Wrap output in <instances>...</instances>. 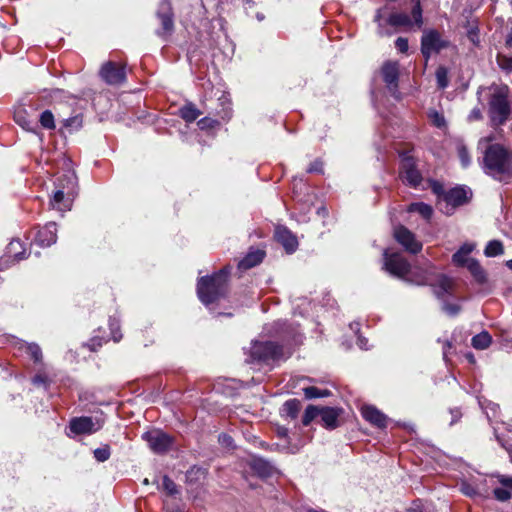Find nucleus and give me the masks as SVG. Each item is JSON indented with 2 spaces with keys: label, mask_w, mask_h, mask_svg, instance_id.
<instances>
[{
  "label": "nucleus",
  "mask_w": 512,
  "mask_h": 512,
  "mask_svg": "<svg viewBox=\"0 0 512 512\" xmlns=\"http://www.w3.org/2000/svg\"><path fill=\"white\" fill-rule=\"evenodd\" d=\"M395 47L399 52L406 53L409 48L408 40L403 37H398L395 41Z\"/></svg>",
  "instance_id": "obj_51"
},
{
  "label": "nucleus",
  "mask_w": 512,
  "mask_h": 512,
  "mask_svg": "<svg viewBox=\"0 0 512 512\" xmlns=\"http://www.w3.org/2000/svg\"><path fill=\"white\" fill-rule=\"evenodd\" d=\"M7 254L9 257L13 258L16 261H20L26 258L25 249L23 248V244L19 240H13L7 246Z\"/></svg>",
  "instance_id": "obj_29"
},
{
  "label": "nucleus",
  "mask_w": 512,
  "mask_h": 512,
  "mask_svg": "<svg viewBox=\"0 0 512 512\" xmlns=\"http://www.w3.org/2000/svg\"><path fill=\"white\" fill-rule=\"evenodd\" d=\"M55 188L59 190H63L68 195L66 202L68 203L70 200H74L77 191V177L76 174L72 171H67L62 175L56 178L54 183Z\"/></svg>",
  "instance_id": "obj_15"
},
{
  "label": "nucleus",
  "mask_w": 512,
  "mask_h": 512,
  "mask_svg": "<svg viewBox=\"0 0 512 512\" xmlns=\"http://www.w3.org/2000/svg\"><path fill=\"white\" fill-rule=\"evenodd\" d=\"M163 489L169 494L174 495L178 492L177 486L172 479L168 476H164L162 480Z\"/></svg>",
  "instance_id": "obj_45"
},
{
  "label": "nucleus",
  "mask_w": 512,
  "mask_h": 512,
  "mask_svg": "<svg viewBox=\"0 0 512 512\" xmlns=\"http://www.w3.org/2000/svg\"><path fill=\"white\" fill-rule=\"evenodd\" d=\"M308 173H323V163L320 160H315L310 164L307 169Z\"/></svg>",
  "instance_id": "obj_53"
},
{
  "label": "nucleus",
  "mask_w": 512,
  "mask_h": 512,
  "mask_svg": "<svg viewBox=\"0 0 512 512\" xmlns=\"http://www.w3.org/2000/svg\"><path fill=\"white\" fill-rule=\"evenodd\" d=\"M494 497L501 502H505L511 498V494L506 487L495 488L493 491Z\"/></svg>",
  "instance_id": "obj_46"
},
{
  "label": "nucleus",
  "mask_w": 512,
  "mask_h": 512,
  "mask_svg": "<svg viewBox=\"0 0 512 512\" xmlns=\"http://www.w3.org/2000/svg\"><path fill=\"white\" fill-rule=\"evenodd\" d=\"M456 149L461 166L463 168H468L471 164V156L466 145L463 142H458Z\"/></svg>",
  "instance_id": "obj_35"
},
{
  "label": "nucleus",
  "mask_w": 512,
  "mask_h": 512,
  "mask_svg": "<svg viewBox=\"0 0 512 512\" xmlns=\"http://www.w3.org/2000/svg\"><path fill=\"white\" fill-rule=\"evenodd\" d=\"M14 119L18 125H20L23 129L27 131H33L35 128V123L29 120L23 111H18L14 115Z\"/></svg>",
  "instance_id": "obj_39"
},
{
  "label": "nucleus",
  "mask_w": 512,
  "mask_h": 512,
  "mask_svg": "<svg viewBox=\"0 0 512 512\" xmlns=\"http://www.w3.org/2000/svg\"><path fill=\"white\" fill-rule=\"evenodd\" d=\"M17 345H19V349H25L35 363L42 361V350L38 344L18 340Z\"/></svg>",
  "instance_id": "obj_26"
},
{
  "label": "nucleus",
  "mask_w": 512,
  "mask_h": 512,
  "mask_svg": "<svg viewBox=\"0 0 512 512\" xmlns=\"http://www.w3.org/2000/svg\"><path fill=\"white\" fill-rule=\"evenodd\" d=\"M471 195V191L463 186L454 187L443 193V201L439 209L446 215H452L457 207L469 201Z\"/></svg>",
  "instance_id": "obj_8"
},
{
  "label": "nucleus",
  "mask_w": 512,
  "mask_h": 512,
  "mask_svg": "<svg viewBox=\"0 0 512 512\" xmlns=\"http://www.w3.org/2000/svg\"><path fill=\"white\" fill-rule=\"evenodd\" d=\"M385 13V9L384 8H380L377 10V13L375 15V18H374V21L378 23V26H379V29H380V33H382V17H383V14Z\"/></svg>",
  "instance_id": "obj_59"
},
{
  "label": "nucleus",
  "mask_w": 512,
  "mask_h": 512,
  "mask_svg": "<svg viewBox=\"0 0 512 512\" xmlns=\"http://www.w3.org/2000/svg\"><path fill=\"white\" fill-rule=\"evenodd\" d=\"M450 413L452 415V421H451L450 425H453L455 422H457L460 419L461 413L458 409H451Z\"/></svg>",
  "instance_id": "obj_61"
},
{
  "label": "nucleus",
  "mask_w": 512,
  "mask_h": 512,
  "mask_svg": "<svg viewBox=\"0 0 512 512\" xmlns=\"http://www.w3.org/2000/svg\"><path fill=\"white\" fill-rule=\"evenodd\" d=\"M507 45L512 47V33L509 34L508 38H507Z\"/></svg>",
  "instance_id": "obj_64"
},
{
  "label": "nucleus",
  "mask_w": 512,
  "mask_h": 512,
  "mask_svg": "<svg viewBox=\"0 0 512 512\" xmlns=\"http://www.w3.org/2000/svg\"><path fill=\"white\" fill-rule=\"evenodd\" d=\"M68 195L63 192V190H59L55 188L53 196L50 200V206L53 209H56L61 212H65L71 209L73 200H70L68 203L66 202Z\"/></svg>",
  "instance_id": "obj_23"
},
{
  "label": "nucleus",
  "mask_w": 512,
  "mask_h": 512,
  "mask_svg": "<svg viewBox=\"0 0 512 512\" xmlns=\"http://www.w3.org/2000/svg\"><path fill=\"white\" fill-rule=\"evenodd\" d=\"M32 381L34 384H43L45 383V378L41 375H36Z\"/></svg>",
  "instance_id": "obj_63"
},
{
  "label": "nucleus",
  "mask_w": 512,
  "mask_h": 512,
  "mask_svg": "<svg viewBox=\"0 0 512 512\" xmlns=\"http://www.w3.org/2000/svg\"><path fill=\"white\" fill-rule=\"evenodd\" d=\"M399 178L411 188H419L423 182V176L418 169V161L411 150L399 152Z\"/></svg>",
  "instance_id": "obj_6"
},
{
  "label": "nucleus",
  "mask_w": 512,
  "mask_h": 512,
  "mask_svg": "<svg viewBox=\"0 0 512 512\" xmlns=\"http://www.w3.org/2000/svg\"><path fill=\"white\" fill-rule=\"evenodd\" d=\"M103 425L102 421L94 422L91 417H78L70 421V430L75 434H92Z\"/></svg>",
  "instance_id": "obj_16"
},
{
  "label": "nucleus",
  "mask_w": 512,
  "mask_h": 512,
  "mask_svg": "<svg viewBox=\"0 0 512 512\" xmlns=\"http://www.w3.org/2000/svg\"><path fill=\"white\" fill-rule=\"evenodd\" d=\"M367 344H368V340L366 338H364L363 336L358 335L357 345L359 346V348L362 350H368L369 347Z\"/></svg>",
  "instance_id": "obj_60"
},
{
  "label": "nucleus",
  "mask_w": 512,
  "mask_h": 512,
  "mask_svg": "<svg viewBox=\"0 0 512 512\" xmlns=\"http://www.w3.org/2000/svg\"><path fill=\"white\" fill-rule=\"evenodd\" d=\"M383 260V269L390 275L400 279L409 280L416 284V281L420 280L422 276H424L427 271L429 272L431 267H433L431 264H427L425 268L421 269V273L416 279H409L408 274L410 273V264L401 254L394 252L390 253L388 250H384Z\"/></svg>",
  "instance_id": "obj_5"
},
{
  "label": "nucleus",
  "mask_w": 512,
  "mask_h": 512,
  "mask_svg": "<svg viewBox=\"0 0 512 512\" xmlns=\"http://www.w3.org/2000/svg\"><path fill=\"white\" fill-rule=\"evenodd\" d=\"M460 491L468 497H475L482 494V488L480 487L478 478L462 480L460 482Z\"/></svg>",
  "instance_id": "obj_24"
},
{
  "label": "nucleus",
  "mask_w": 512,
  "mask_h": 512,
  "mask_svg": "<svg viewBox=\"0 0 512 512\" xmlns=\"http://www.w3.org/2000/svg\"><path fill=\"white\" fill-rule=\"evenodd\" d=\"M414 2V6L412 8V11H411V14H412V18H413V21L414 23L420 27L423 23V20H422V9H421V5H420V0H412Z\"/></svg>",
  "instance_id": "obj_42"
},
{
  "label": "nucleus",
  "mask_w": 512,
  "mask_h": 512,
  "mask_svg": "<svg viewBox=\"0 0 512 512\" xmlns=\"http://www.w3.org/2000/svg\"><path fill=\"white\" fill-rule=\"evenodd\" d=\"M498 443L508 452L512 450V445L505 442L499 435H496Z\"/></svg>",
  "instance_id": "obj_62"
},
{
  "label": "nucleus",
  "mask_w": 512,
  "mask_h": 512,
  "mask_svg": "<svg viewBox=\"0 0 512 512\" xmlns=\"http://www.w3.org/2000/svg\"><path fill=\"white\" fill-rule=\"evenodd\" d=\"M100 75L102 79L110 85H118L125 81L126 72L123 66H117L114 62L105 63L101 70Z\"/></svg>",
  "instance_id": "obj_14"
},
{
  "label": "nucleus",
  "mask_w": 512,
  "mask_h": 512,
  "mask_svg": "<svg viewBox=\"0 0 512 512\" xmlns=\"http://www.w3.org/2000/svg\"><path fill=\"white\" fill-rule=\"evenodd\" d=\"M480 166L487 176L508 184L512 180V151L499 143L489 144L483 152Z\"/></svg>",
  "instance_id": "obj_1"
},
{
  "label": "nucleus",
  "mask_w": 512,
  "mask_h": 512,
  "mask_svg": "<svg viewBox=\"0 0 512 512\" xmlns=\"http://www.w3.org/2000/svg\"><path fill=\"white\" fill-rule=\"evenodd\" d=\"M342 412L340 408L324 407L320 409V416L323 424L328 429H334L338 426V418Z\"/></svg>",
  "instance_id": "obj_21"
},
{
  "label": "nucleus",
  "mask_w": 512,
  "mask_h": 512,
  "mask_svg": "<svg viewBox=\"0 0 512 512\" xmlns=\"http://www.w3.org/2000/svg\"><path fill=\"white\" fill-rule=\"evenodd\" d=\"M216 124L217 121L209 117H204L197 122L198 127L202 130L206 128H212Z\"/></svg>",
  "instance_id": "obj_50"
},
{
  "label": "nucleus",
  "mask_w": 512,
  "mask_h": 512,
  "mask_svg": "<svg viewBox=\"0 0 512 512\" xmlns=\"http://www.w3.org/2000/svg\"><path fill=\"white\" fill-rule=\"evenodd\" d=\"M39 122L44 129H55L54 115L50 110H45L40 114Z\"/></svg>",
  "instance_id": "obj_38"
},
{
  "label": "nucleus",
  "mask_w": 512,
  "mask_h": 512,
  "mask_svg": "<svg viewBox=\"0 0 512 512\" xmlns=\"http://www.w3.org/2000/svg\"><path fill=\"white\" fill-rule=\"evenodd\" d=\"M488 97V116L490 125L498 128L504 125L510 115L511 107L509 103V87L507 85L493 84L489 88Z\"/></svg>",
  "instance_id": "obj_2"
},
{
  "label": "nucleus",
  "mask_w": 512,
  "mask_h": 512,
  "mask_svg": "<svg viewBox=\"0 0 512 512\" xmlns=\"http://www.w3.org/2000/svg\"><path fill=\"white\" fill-rule=\"evenodd\" d=\"M283 357V347L272 341H253L249 350L248 363H268Z\"/></svg>",
  "instance_id": "obj_7"
},
{
  "label": "nucleus",
  "mask_w": 512,
  "mask_h": 512,
  "mask_svg": "<svg viewBox=\"0 0 512 512\" xmlns=\"http://www.w3.org/2000/svg\"><path fill=\"white\" fill-rule=\"evenodd\" d=\"M449 44V41L443 38L437 30L426 29L421 38V53L428 60L433 53H439L442 49L447 48Z\"/></svg>",
  "instance_id": "obj_9"
},
{
  "label": "nucleus",
  "mask_w": 512,
  "mask_h": 512,
  "mask_svg": "<svg viewBox=\"0 0 512 512\" xmlns=\"http://www.w3.org/2000/svg\"><path fill=\"white\" fill-rule=\"evenodd\" d=\"M57 226L55 222L47 223L40 229L35 237V243L40 247H49L56 243Z\"/></svg>",
  "instance_id": "obj_18"
},
{
  "label": "nucleus",
  "mask_w": 512,
  "mask_h": 512,
  "mask_svg": "<svg viewBox=\"0 0 512 512\" xmlns=\"http://www.w3.org/2000/svg\"><path fill=\"white\" fill-rule=\"evenodd\" d=\"M276 240L284 247L288 254L296 251L298 240L296 236L284 226H278L275 230Z\"/></svg>",
  "instance_id": "obj_17"
},
{
  "label": "nucleus",
  "mask_w": 512,
  "mask_h": 512,
  "mask_svg": "<svg viewBox=\"0 0 512 512\" xmlns=\"http://www.w3.org/2000/svg\"><path fill=\"white\" fill-rule=\"evenodd\" d=\"M229 269L223 268L219 272L206 277H201L197 283V295L205 305L216 302L227 293Z\"/></svg>",
  "instance_id": "obj_3"
},
{
  "label": "nucleus",
  "mask_w": 512,
  "mask_h": 512,
  "mask_svg": "<svg viewBox=\"0 0 512 512\" xmlns=\"http://www.w3.org/2000/svg\"><path fill=\"white\" fill-rule=\"evenodd\" d=\"M103 339H100L98 337H93L89 340L87 343V346L90 348L91 351H96L99 347L102 346Z\"/></svg>",
  "instance_id": "obj_55"
},
{
  "label": "nucleus",
  "mask_w": 512,
  "mask_h": 512,
  "mask_svg": "<svg viewBox=\"0 0 512 512\" xmlns=\"http://www.w3.org/2000/svg\"><path fill=\"white\" fill-rule=\"evenodd\" d=\"M430 187L433 193L438 197V205H442L443 193H446L447 191H445L443 185L436 180H430Z\"/></svg>",
  "instance_id": "obj_44"
},
{
  "label": "nucleus",
  "mask_w": 512,
  "mask_h": 512,
  "mask_svg": "<svg viewBox=\"0 0 512 512\" xmlns=\"http://www.w3.org/2000/svg\"><path fill=\"white\" fill-rule=\"evenodd\" d=\"M142 439L147 442L149 448L154 453L158 454L168 451L173 442L172 438L160 429H153L143 433Z\"/></svg>",
  "instance_id": "obj_11"
},
{
  "label": "nucleus",
  "mask_w": 512,
  "mask_h": 512,
  "mask_svg": "<svg viewBox=\"0 0 512 512\" xmlns=\"http://www.w3.org/2000/svg\"><path fill=\"white\" fill-rule=\"evenodd\" d=\"M475 249V244L464 243L452 256V261L457 266H464L470 259L468 256Z\"/></svg>",
  "instance_id": "obj_25"
},
{
  "label": "nucleus",
  "mask_w": 512,
  "mask_h": 512,
  "mask_svg": "<svg viewBox=\"0 0 512 512\" xmlns=\"http://www.w3.org/2000/svg\"><path fill=\"white\" fill-rule=\"evenodd\" d=\"M429 118L431 119L432 123L438 128L444 127L446 124L444 116L437 111H431L429 113Z\"/></svg>",
  "instance_id": "obj_48"
},
{
  "label": "nucleus",
  "mask_w": 512,
  "mask_h": 512,
  "mask_svg": "<svg viewBox=\"0 0 512 512\" xmlns=\"http://www.w3.org/2000/svg\"><path fill=\"white\" fill-rule=\"evenodd\" d=\"M394 237L410 253L416 254L422 249V243L416 240L415 235L404 226L394 229Z\"/></svg>",
  "instance_id": "obj_12"
},
{
  "label": "nucleus",
  "mask_w": 512,
  "mask_h": 512,
  "mask_svg": "<svg viewBox=\"0 0 512 512\" xmlns=\"http://www.w3.org/2000/svg\"><path fill=\"white\" fill-rule=\"evenodd\" d=\"M219 442L226 447H231L233 445L232 437L227 434H220Z\"/></svg>",
  "instance_id": "obj_58"
},
{
  "label": "nucleus",
  "mask_w": 512,
  "mask_h": 512,
  "mask_svg": "<svg viewBox=\"0 0 512 512\" xmlns=\"http://www.w3.org/2000/svg\"><path fill=\"white\" fill-rule=\"evenodd\" d=\"M483 117L482 115V111L480 110V108H474L471 110V112L469 113L467 119L469 122H474V121H478V120H481Z\"/></svg>",
  "instance_id": "obj_54"
},
{
  "label": "nucleus",
  "mask_w": 512,
  "mask_h": 512,
  "mask_svg": "<svg viewBox=\"0 0 512 512\" xmlns=\"http://www.w3.org/2000/svg\"><path fill=\"white\" fill-rule=\"evenodd\" d=\"M491 341L492 338L490 334L486 331H483L472 338L471 344L475 349L483 350L489 347Z\"/></svg>",
  "instance_id": "obj_32"
},
{
  "label": "nucleus",
  "mask_w": 512,
  "mask_h": 512,
  "mask_svg": "<svg viewBox=\"0 0 512 512\" xmlns=\"http://www.w3.org/2000/svg\"><path fill=\"white\" fill-rule=\"evenodd\" d=\"M83 118L81 114L69 117L63 120V126L69 131L74 132L82 127Z\"/></svg>",
  "instance_id": "obj_36"
},
{
  "label": "nucleus",
  "mask_w": 512,
  "mask_h": 512,
  "mask_svg": "<svg viewBox=\"0 0 512 512\" xmlns=\"http://www.w3.org/2000/svg\"><path fill=\"white\" fill-rule=\"evenodd\" d=\"M504 253L503 244L499 240H491L487 243L484 254L487 257H496Z\"/></svg>",
  "instance_id": "obj_33"
},
{
  "label": "nucleus",
  "mask_w": 512,
  "mask_h": 512,
  "mask_svg": "<svg viewBox=\"0 0 512 512\" xmlns=\"http://www.w3.org/2000/svg\"><path fill=\"white\" fill-rule=\"evenodd\" d=\"M318 415H320V409L314 405H309L305 409L302 423L304 426H308Z\"/></svg>",
  "instance_id": "obj_40"
},
{
  "label": "nucleus",
  "mask_w": 512,
  "mask_h": 512,
  "mask_svg": "<svg viewBox=\"0 0 512 512\" xmlns=\"http://www.w3.org/2000/svg\"><path fill=\"white\" fill-rule=\"evenodd\" d=\"M109 327H110V330L112 333L113 340L115 342L120 341V339L122 338V335L120 333H118L119 328H120L119 321L116 318H110Z\"/></svg>",
  "instance_id": "obj_47"
},
{
  "label": "nucleus",
  "mask_w": 512,
  "mask_h": 512,
  "mask_svg": "<svg viewBox=\"0 0 512 512\" xmlns=\"http://www.w3.org/2000/svg\"><path fill=\"white\" fill-rule=\"evenodd\" d=\"M498 64L501 69L505 70L506 72H512V57H498Z\"/></svg>",
  "instance_id": "obj_49"
},
{
  "label": "nucleus",
  "mask_w": 512,
  "mask_h": 512,
  "mask_svg": "<svg viewBox=\"0 0 512 512\" xmlns=\"http://www.w3.org/2000/svg\"><path fill=\"white\" fill-rule=\"evenodd\" d=\"M250 468L261 478L270 477L275 472V467L261 457H253L250 461Z\"/></svg>",
  "instance_id": "obj_20"
},
{
  "label": "nucleus",
  "mask_w": 512,
  "mask_h": 512,
  "mask_svg": "<svg viewBox=\"0 0 512 512\" xmlns=\"http://www.w3.org/2000/svg\"><path fill=\"white\" fill-rule=\"evenodd\" d=\"M301 409V401L298 399H289L282 406V413L290 419H296Z\"/></svg>",
  "instance_id": "obj_28"
},
{
  "label": "nucleus",
  "mask_w": 512,
  "mask_h": 512,
  "mask_svg": "<svg viewBox=\"0 0 512 512\" xmlns=\"http://www.w3.org/2000/svg\"><path fill=\"white\" fill-rule=\"evenodd\" d=\"M304 395L307 399L323 398L330 395V391L327 389H319L315 386L306 387L303 389Z\"/></svg>",
  "instance_id": "obj_37"
},
{
  "label": "nucleus",
  "mask_w": 512,
  "mask_h": 512,
  "mask_svg": "<svg viewBox=\"0 0 512 512\" xmlns=\"http://www.w3.org/2000/svg\"><path fill=\"white\" fill-rule=\"evenodd\" d=\"M180 116L186 122H194L200 115L201 112L192 103L184 105L180 108Z\"/></svg>",
  "instance_id": "obj_31"
},
{
  "label": "nucleus",
  "mask_w": 512,
  "mask_h": 512,
  "mask_svg": "<svg viewBox=\"0 0 512 512\" xmlns=\"http://www.w3.org/2000/svg\"><path fill=\"white\" fill-rule=\"evenodd\" d=\"M361 414L373 426L381 429L387 426V416L372 405H364L361 408Z\"/></svg>",
  "instance_id": "obj_19"
},
{
  "label": "nucleus",
  "mask_w": 512,
  "mask_h": 512,
  "mask_svg": "<svg viewBox=\"0 0 512 512\" xmlns=\"http://www.w3.org/2000/svg\"><path fill=\"white\" fill-rule=\"evenodd\" d=\"M387 24L393 27L411 26L413 21L406 13H392L386 20Z\"/></svg>",
  "instance_id": "obj_27"
},
{
  "label": "nucleus",
  "mask_w": 512,
  "mask_h": 512,
  "mask_svg": "<svg viewBox=\"0 0 512 512\" xmlns=\"http://www.w3.org/2000/svg\"><path fill=\"white\" fill-rule=\"evenodd\" d=\"M417 282V285H430L434 287V294L442 300V309L449 316H456L460 312V306L456 303H448L445 296L450 294L453 286L452 279L444 274H437L435 267L426 272Z\"/></svg>",
  "instance_id": "obj_4"
},
{
  "label": "nucleus",
  "mask_w": 512,
  "mask_h": 512,
  "mask_svg": "<svg viewBox=\"0 0 512 512\" xmlns=\"http://www.w3.org/2000/svg\"><path fill=\"white\" fill-rule=\"evenodd\" d=\"M93 454L97 461L105 462L110 457V447L108 445H103L102 447L96 448Z\"/></svg>",
  "instance_id": "obj_43"
},
{
  "label": "nucleus",
  "mask_w": 512,
  "mask_h": 512,
  "mask_svg": "<svg viewBox=\"0 0 512 512\" xmlns=\"http://www.w3.org/2000/svg\"><path fill=\"white\" fill-rule=\"evenodd\" d=\"M436 80H437V85L440 89H445L448 86V84H449L448 70L445 67L441 66V67L437 68Z\"/></svg>",
  "instance_id": "obj_41"
},
{
  "label": "nucleus",
  "mask_w": 512,
  "mask_h": 512,
  "mask_svg": "<svg viewBox=\"0 0 512 512\" xmlns=\"http://www.w3.org/2000/svg\"><path fill=\"white\" fill-rule=\"evenodd\" d=\"M464 266L467 267V269L478 282L483 283L486 280L485 272L477 260L471 258L465 263Z\"/></svg>",
  "instance_id": "obj_30"
},
{
  "label": "nucleus",
  "mask_w": 512,
  "mask_h": 512,
  "mask_svg": "<svg viewBox=\"0 0 512 512\" xmlns=\"http://www.w3.org/2000/svg\"><path fill=\"white\" fill-rule=\"evenodd\" d=\"M410 212H416L420 214L424 219H430L433 214V209L430 205L423 202L412 203L409 207Z\"/></svg>",
  "instance_id": "obj_34"
},
{
  "label": "nucleus",
  "mask_w": 512,
  "mask_h": 512,
  "mask_svg": "<svg viewBox=\"0 0 512 512\" xmlns=\"http://www.w3.org/2000/svg\"><path fill=\"white\" fill-rule=\"evenodd\" d=\"M383 80L392 94L393 97L399 99L398 92V79H399V67L397 62H386L383 64L382 69Z\"/></svg>",
  "instance_id": "obj_13"
},
{
  "label": "nucleus",
  "mask_w": 512,
  "mask_h": 512,
  "mask_svg": "<svg viewBox=\"0 0 512 512\" xmlns=\"http://www.w3.org/2000/svg\"><path fill=\"white\" fill-rule=\"evenodd\" d=\"M192 475H195L197 478L204 477L205 471L201 468L193 467L191 470L187 472V478L191 480Z\"/></svg>",
  "instance_id": "obj_57"
},
{
  "label": "nucleus",
  "mask_w": 512,
  "mask_h": 512,
  "mask_svg": "<svg viewBox=\"0 0 512 512\" xmlns=\"http://www.w3.org/2000/svg\"><path fill=\"white\" fill-rule=\"evenodd\" d=\"M156 16L161 22V29L157 30V35L167 39L174 31V13L169 0H161Z\"/></svg>",
  "instance_id": "obj_10"
},
{
  "label": "nucleus",
  "mask_w": 512,
  "mask_h": 512,
  "mask_svg": "<svg viewBox=\"0 0 512 512\" xmlns=\"http://www.w3.org/2000/svg\"><path fill=\"white\" fill-rule=\"evenodd\" d=\"M264 256V251L260 249L252 250L239 262L238 268L241 270L250 269L261 263L264 259Z\"/></svg>",
  "instance_id": "obj_22"
},
{
  "label": "nucleus",
  "mask_w": 512,
  "mask_h": 512,
  "mask_svg": "<svg viewBox=\"0 0 512 512\" xmlns=\"http://www.w3.org/2000/svg\"><path fill=\"white\" fill-rule=\"evenodd\" d=\"M500 484L508 489H512V476L499 475Z\"/></svg>",
  "instance_id": "obj_56"
},
{
  "label": "nucleus",
  "mask_w": 512,
  "mask_h": 512,
  "mask_svg": "<svg viewBox=\"0 0 512 512\" xmlns=\"http://www.w3.org/2000/svg\"><path fill=\"white\" fill-rule=\"evenodd\" d=\"M479 405L485 410L489 408L492 411V416H490L489 412L486 411L487 417L489 419H491L492 417H496L497 410L499 409V406L497 404L488 402L487 406H484V403L481 400H479Z\"/></svg>",
  "instance_id": "obj_52"
}]
</instances>
